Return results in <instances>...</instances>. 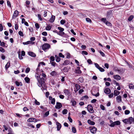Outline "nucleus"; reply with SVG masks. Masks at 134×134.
I'll return each mask as SVG.
<instances>
[{"label":"nucleus","instance_id":"obj_15","mask_svg":"<svg viewBox=\"0 0 134 134\" xmlns=\"http://www.w3.org/2000/svg\"><path fill=\"white\" fill-rule=\"evenodd\" d=\"M49 98L50 100H51V103L54 105L55 104V98H53L51 96L49 97Z\"/></svg>","mask_w":134,"mask_h":134},{"label":"nucleus","instance_id":"obj_14","mask_svg":"<svg viewBox=\"0 0 134 134\" xmlns=\"http://www.w3.org/2000/svg\"><path fill=\"white\" fill-rule=\"evenodd\" d=\"M112 11H110L107 12V19H109V18L111 17V16L112 14Z\"/></svg>","mask_w":134,"mask_h":134},{"label":"nucleus","instance_id":"obj_20","mask_svg":"<svg viewBox=\"0 0 134 134\" xmlns=\"http://www.w3.org/2000/svg\"><path fill=\"white\" fill-rule=\"evenodd\" d=\"M55 16H54L52 15L49 20V21L51 23H53L55 19Z\"/></svg>","mask_w":134,"mask_h":134},{"label":"nucleus","instance_id":"obj_35","mask_svg":"<svg viewBox=\"0 0 134 134\" xmlns=\"http://www.w3.org/2000/svg\"><path fill=\"white\" fill-rule=\"evenodd\" d=\"M129 87L131 89H134V86L132 84H130L129 85Z\"/></svg>","mask_w":134,"mask_h":134},{"label":"nucleus","instance_id":"obj_3","mask_svg":"<svg viewBox=\"0 0 134 134\" xmlns=\"http://www.w3.org/2000/svg\"><path fill=\"white\" fill-rule=\"evenodd\" d=\"M131 118H129V119H126L123 120L122 121L125 124H131L132 122V120Z\"/></svg>","mask_w":134,"mask_h":134},{"label":"nucleus","instance_id":"obj_28","mask_svg":"<svg viewBox=\"0 0 134 134\" xmlns=\"http://www.w3.org/2000/svg\"><path fill=\"white\" fill-rule=\"evenodd\" d=\"M56 61L58 62H59L60 60V58L57 55H55Z\"/></svg>","mask_w":134,"mask_h":134},{"label":"nucleus","instance_id":"obj_63","mask_svg":"<svg viewBox=\"0 0 134 134\" xmlns=\"http://www.w3.org/2000/svg\"><path fill=\"white\" fill-rule=\"evenodd\" d=\"M100 108L102 110H105V107L103 105H101V104L100 105Z\"/></svg>","mask_w":134,"mask_h":134},{"label":"nucleus","instance_id":"obj_60","mask_svg":"<svg viewBox=\"0 0 134 134\" xmlns=\"http://www.w3.org/2000/svg\"><path fill=\"white\" fill-rule=\"evenodd\" d=\"M94 65L95 67L98 69V68L100 67L99 65L97 63H94Z\"/></svg>","mask_w":134,"mask_h":134},{"label":"nucleus","instance_id":"obj_4","mask_svg":"<svg viewBox=\"0 0 134 134\" xmlns=\"http://www.w3.org/2000/svg\"><path fill=\"white\" fill-rule=\"evenodd\" d=\"M50 47V45L49 44L47 43L43 44L42 46L43 50L45 51L47 49H49Z\"/></svg>","mask_w":134,"mask_h":134},{"label":"nucleus","instance_id":"obj_22","mask_svg":"<svg viewBox=\"0 0 134 134\" xmlns=\"http://www.w3.org/2000/svg\"><path fill=\"white\" fill-rule=\"evenodd\" d=\"M10 66V62H8L6 65H5V68L6 70H7L8 68Z\"/></svg>","mask_w":134,"mask_h":134},{"label":"nucleus","instance_id":"obj_23","mask_svg":"<svg viewBox=\"0 0 134 134\" xmlns=\"http://www.w3.org/2000/svg\"><path fill=\"white\" fill-rule=\"evenodd\" d=\"M15 84L17 86H22L23 85V84L21 82H19L17 81L15 82Z\"/></svg>","mask_w":134,"mask_h":134},{"label":"nucleus","instance_id":"obj_1","mask_svg":"<svg viewBox=\"0 0 134 134\" xmlns=\"http://www.w3.org/2000/svg\"><path fill=\"white\" fill-rule=\"evenodd\" d=\"M101 20L102 21L105 23V24L108 26H112L111 24L107 20L106 18H101Z\"/></svg>","mask_w":134,"mask_h":134},{"label":"nucleus","instance_id":"obj_62","mask_svg":"<svg viewBox=\"0 0 134 134\" xmlns=\"http://www.w3.org/2000/svg\"><path fill=\"white\" fill-rule=\"evenodd\" d=\"M42 35L45 36H46L47 35V32H46L45 31L43 32L42 33Z\"/></svg>","mask_w":134,"mask_h":134},{"label":"nucleus","instance_id":"obj_55","mask_svg":"<svg viewBox=\"0 0 134 134\" xmlns=\"http://www.w3.org/2000/svg\"><path fill=\"white\" fill-rule=\"evenodd\" d=\"M60 24L62 25H63L65 23V21L64 20L62 19L60 21Z\"/></svg>","mask_w":134,"mask_h":134},{"label":"nucleus","instance_id":"obj_12","mask_svg":"<svg viewBox=\"0 0 134 134\" xmlns=\"http://www.w3.org/2000/svg\"><path fill=\"white\" fill-rule=\"evenodd\" d=\"M62 107L61 103H60L57 102L56 105L55 106V108L56 109H60Z\"/></svg>","mask_w":134,"mask_h":134},{"label":"nucleus","instance_id":"obj_10","mask_svg":"<svg viewBox=\"0 0 134 134\" xmlns=\"http://www.w3.org/2000/svg\"><path fill=\"white\" fill-rule=\"evenodd\" d=\"M38 121H39V120H38L36 119H35L34 118H29L27 120V122H36Z\"/></svg>","mask_w":134,"mask_h":134},{"label":"nucleus","instance_id":"obj_57","mask_svg":"<svg viewBox=\"0 0 134 134\" xmlns=\"http://www.w3.org/2000/svg\"><path fill=\"white\" fill-rule=\"evenodd\" d=\"M5 51L4 49L2 47H0V52L2 53H4L5 52Z\"/></svg>","mask_w":134,"mask_h":134},{"label":"nucleus","instance_id":"obj_31","mask_svg":"<svg viewBox=\"0 0 134 134\" xmlns=\"http://www.w3.org/2000/svg\"><path fill=\"white\" fill-rule=\"evenodd\" d=\"M134 16L133 15H130L128 18V20L129 21H131L132 20Z\"/></svg>","mask_w":134,"mask_h":134},{"label":"nucleus","instance_id":"obj_7","mask_svg":"<svg viewBox=\"0 0 134 134\" xmlns=\"http://www.w3.org/2000/svg\"><path fill=\"white\" fill-rule=\"evenodd\" d=\"M121 122L119 120H118L113 122L112 124L109 125L110 127H114L116 125H119L120 124Z\"/></svg>","mask_w":134,"mask_h":134},{"label":"nucleus","instance_id":"obj_46","mask_svg":"<svg viewBox=\"0 0 134 134\" xmlns=\"http://www.w3.org/2000/svg\"><path fill=\"white\" fill-rule=\"evenodd\" d=\"M86 21L88 22H89L90 23H91L92 22V21H91V20L89 18H86Z\"/></svg>","mask_w":134,"mask_h":134},{"label":"nucleus","instance_id":"obj_51","mask_svg":"<svg viewBox=\"0 0 134 134\" xmlns=\"http://www.w3.org/2000/svg\"><path fill=\"white\" fill-rule=\"evenodd\" d=\"M30 41H28L26 42H23V43L24 45H27L29 44H30Z\"/></svg>","mask_w":134,"mask_h":134},{"label":"nucleus","instance_id":"obj_2","mask_svg":"<svg viewBox=\"0 0 134 134\" xmlns=\"http://www.w3.org/2000/svg\"><path fill=\"white\" fill-rule=\"evenodd\" d=\"M45 79L43 78H41L40 81V83L39 85H38L39 87L42 86V88L44 89H45L44 87H45V83L44 82Z\"/></svg>","mask_w":134,"mask_h":134},{"label":"nucleus","instance_id":"obj_56","mask_svg":"<svg viewBox=\"0 0 134 134\" xmlns=\"http://www.w3.org/2000/svg\"><path fill=\"white\" fill-rule=\"evenodd\" d=\"M30 70V69L29 68H27L25 70V72L26 73H28Z\"/></svg>","mask_w":134,"mask_h":134},{"label":"nucleus","instance_id":"obj_19","mask_svg":"<svg viewBox=\"0 0 134 134\" xmlns=\"http://www.w3.org/2000/svg\"><path fill=\"white\" fill-rule=\"evenodd\" d=\"M28 54L30 56L32 57H35L36 56V54L32 52H28Z\"/></svg>","mask_w":134,"mask_h":134},{"label":"nucleus","instance_id":"obj_6","mask_svg":"<svg viewBox=\"0 0 134 134\" xmlns=\"http://www.w3.org/2000/svg\"><path fill=\"white\" fill-rule=\"evenodd\" d=\"M87 109L88 112L90 113H92L94 112L93 107L91 104H89L87 106Z\"/></svg>","mask_w":134,"mask_h":134},{"label":"nucleus","instance_id":"obj_25","mask_svg":"<svg viewBox=\"0 0 134 134\" xmlns=\"http://www.w3.org/2000/svg\"><path fill=\"white\" fill-rule=\"evenodd\" d=\"M120 93V92L116 90H114V95L115 96H117Z\"/></svg>","mask_w":134,"mask_h":134},{"label":"nucleus","instance_id":"obj_53","mask_svg":"<svg viewBox=\"0 0 134 134\" xmlns=\"http://www.w3.org/2000/svg\"><path fill=\"white\" fill-rule=\"evenodd\" d=\"M7 4L9 7L11 8V5L10 3V1H8V0H7Z\"/></svg>","mask_w":134,"mask_h":134},{"label":"nucleus","instance_id":"obj_13","mask_svg":"<svg viewBox=\"0 0 134 134\" xmlns=\"http://www.w3.org/2000/svg\"><path fill=\"white\" fill-rule=\"evenodd\" d=\"M56 124L57 125V130L59 131L62 127L61 124L57 121L56 122Z\"/></svg>","mask_w":134,"mask_h":134},{"label":"nucleus","instance_id":"obj_30","mask_svg":"<svg viewBox=\"0 0 134 134\" xmlns=\"http://www.w3.org/2000/svg\"><path fill=\"white\" fill-rule=\"evenodd\" d=\"M35 77L36 78L37 81H38L39 83H40V81L41 79L40 76H36L35 75Z\"/></svg>","mask_w":134,"mask_h":134},{"label":"nucleus","instance_id":"obj_21","mask_svg":"<svg viewBox=\"0 0 134 134\" xmlns=\"http://www.w3.org/2000/svg\"><path fill=\"white\" fill-rule=\"evenodd\" d=\"M77 69H76L75 70V72L76 73L80 74L81 73V70H80V67H77Z\"/></svg>","mask_w":134,"mask_h":134},{"label":"nucleus","instance_id":"obj_47","mask_svg":"<svg viewBox=\"0 0 134 134\" xmlns=\"http://www.w3.org/2000/svg\"><path fill=\"white\" fill-rule=\"evenodd\" d=\"M46 29L47 30H50L51 29V27L49 25H47L46 28Z\"/></svg>","mask_w":134,"mask_h":134},{"label":"nucleus","instance_id":"obj_48","mask_svg":"<svg viewBox=\"0 0 134 134\" xmlns=\"http://www.w3.org/2000/svg\"><path fill=\"white\" fill-rule=\"evenodd\" d=\"M98 52L100 53V54L103 57H104L105 56V54L104 53L102 52L101 51H98Z\"/></svg>","mask_w":134,"mask_h":134},{"label":"nucleus","instance_id":"obj_43","mask_svg":"<svg viewBox=\"0 0 134 134\" xmlns=\"http://www.w3.org/2000/svg\"><path fill=\"white\" fill-rule=\"evenodd\" d=\"M68 112V110L67 109H64L62 111V113L63 114H67Z\"/></svg>","mask_w":134,"mask_h":134},{"label":"nucleus","instance_id":"obj_5","mask_svg":"<svg viewBox=\"0 0 134 134\" xmlns=\"http://www.w3.org/2000/svg\"><path fill=\"white\" fill-rule=\"evenodd\" d=\"M3 126L5 130H8L9 133H13V131L12 129L8 125H3Z\"/></svg>","mask_w":134,"mask_h":134},{"label":"nucleus","instance_id":"obj_16","mask_svg":"<svg viewBox=\"0 0 134 134\" xmlns=\"http://www.w3.org/2000/svg\"><path fill=\"white\" fill-rule=\"evenodd\" d=\"M104 92L105 93L107 94H108L110 93L111 90L109 88H106Z\"/></svg>","mask_w":134,"mask_h":134},{"label":"nucleus","instance_id":"obj_8","mask_svg":"<svg viewBox=\"0 0 134 134\" xmlns=\"http://www.w3.org/2000/svg\"><path fill=\"white\" fill-rule=\"evenodd\" d=\"M89 129L90 130L91 132L93 134L95 133L97 130V128L94 126L89 127Z\"/></svg>","mask_w":134,"mask_h":134},{"label":"nucleus","instance_id":"obj_49","mask_svg":"<svg viewBox=\"0 0 134 134\" xmlns=\"http://www.w3.org/2000/svg\"><path fill=\"white\" fill-rule=\"evenodd\" d=\"M98 69L101 72H103L105 71V70L104 69L100 67L98 68Z\"/></svg>","mask_w":134,"mask_h":134},{"label":"nucleus","instance_id":"obj_58","mask_svg":"<svg viewBox=\"0 0 134 134\" xmlns=\"http://www.w3.org/2000/svg\"><path fill=\"white\" fill-rule=\"evenodd\" d=\"M19 35L21 36H24L23 34V32L21 31H19L18 32Z\"/></svg>","mask_w":134,"mask_h":134},{"label":"nucleus","instance_id":"obj_36","mask_svg":"<svg viewBox=\"0 0 134 134\" xmlns=\"http://www.w3.org/2000/svg\"><path fill=\"white\" fill-rule=\"evenodd\" d=\"M50 61L51 62H53L55 60V58L54 57L52 56L50 57Z\"/></svg>","mask_w":134,"mask_h":134},{"label":"nucleus","instance_id":"obj_18","mask_svg":"<svg viewBox=\"0 0 134 134\" xmlns=\"http://www.w3.org/2000/svg\"><path fill=\"white\" fill-rule=\"evenodd\" d=\"M113 78L117 80H120L121 79L120 76L118 75H114L113 76Z\"/></svg>","mask_w":134,"mask_h":134},{"label":"nucleus","instance_id":"obj_29","mask_svg":"<svg viewBox=\"0 0 134 134\" xmlns=\"http://www.w3.org/2000/svg\"><path fill=\"white\" fill-rule=\"evenodd\" d=\"M50 63L51 65L53 66L54 67H55V66H58L57 64L55 62H51Z\"/></svg>","mask_w":134,"mask_h":134},{"label":"nucleus","instance_id":"obj_45","mask_svg":"<svg viewBox=\"0 0 134 134\" xmlns=\"http://www.w3.org/2000/svg\"><path fill=\"white\" fill-rule=\"evenodd\" d=\"M35 26L37 29H38L40 27L38 23H36L35 24Z\"/></svg>","mask_w":134,"mask_h":134},{"label":"nucleus","instance_id":"obj_32","mask_svg":"<svg viewBox=\"0 0 134 134\" xmlns=\"http://www.w3.org/2000/svg\"><path fill=\"white\" fill-rule=\"evenodd\" d=\"M70 63V62L68 60H66L64 62V63L63 64V65H67L69 64Z\"/></svg>","mask_w":134,"mask_h":134},{"label":"nucleus","instance_id":"obj_24","mask_svg":"<svg viewBox=\"0 0 134 134\" xmlns=\"http://www.w3.org/2000/svg\"><path fill=\"white\" fill-rule=\"evenodd\" d=\"M68 70L69 69L67 68V67H65L62 70V72H68Z\"/></svg>","mask_w":134,"mask_h":134},{"label":"nucleus","instance_id":"obj_38","mask_svg":"<svg viewBox=\"0 0 134 134\" xmlns=\"http://www.w3.org/2000/svg\"><path fill=\"white\" fill-rule=\"evenodd\" d=\"M71 102L73 106H74L76 104V102L74 100H71Z\"/></svg>","mask_w":134,"mask_h":134},{"label":"nucleus","instance_id":"obj_61","mask_svg":"<svg viewBox=\"0 0 134 134\" xmlns=\"http://www.w3.org/2000/svg\"><path fill=\"white\" fill-rule=\"evenodd\" d=\"M37 15H38V19H40V20L42 21V19L41 18V15L40 14H38Z\"/></svg>","mask_w":134,"mask_h":134},{"label":"nucleus","instance_id":"obj_37","mask_svg":"<svg viewBox=\"0 0 134 134\" xmlns=\"http://www.w3.org/2000/svg\"><path fill=\"white\" fill-rule=\"evenodd\" d=\"M27 126L29 127H30V128H35V126L33 125H32L30 123H28L27 124Z\"/></svg>","mask_w":134,"mask_h":134},{"label":"nucleus","instance_id":"obj_44","mask_svg":"<svg viewBox=\"0 0 134 134\" xmlns=\"http://www.w3.org/2000/svg\"><path fill=\"white\" fill-rule=\"evenodd\" d=\"M20 52L18 53L19 58L20 59H22L23 58L22 56H23L22 55H21L20 54Z\"/></svg>","mask_w":134,"mask_h":134},{"label":"nucleus","instance_id":"obj_17","mask_svg":"<svg viewBox=\"0 0 134 134\" xmlns=\"http://www.w3.org/2000/svg\"><path fill=\"white\" fill-rule=\"evenodd\" d=\"M116 100L118 103L121 102L122 101L121 96L120 95L117 96L116 97Z\"/></svg>","mask_w":134,"mask_h":134},{"label":"nucleus","instance_id":"obj_54","mask_svg":"<svg viewBox=\"0 0 134 134\" xmlns=\"http://www.w3.org/2000/svg\"><path fill=\"white\" fill-rule=\"evenodd\" d=\"M35 104L37 105H40V103L37 101V100L35 99Z\"/></svg>","mask_w":134,"mask_h":134},{"label":"nucleus","instance_id":"obj_42","mask_svg":"<svg viewBox=\"0 0 134 134\" xmlns=\"http://www.w3.org/2000/svg\"><path fill=\"white\" fill-rule=\"evenodd\" d=\"M58 29L59 30H60V32H63L64 30V28H62L60 27H58Z\"/></svg>","mask_w":134,"mask_h":134},{"label":"nucleus","instance_id":"obj_9","mask_svg":"<svg viewBox=\"0 0 134 134\" xmlns=\"http://www.w3.org/2000/svg\"><path fill=\"white\" fill-rule=\"evenodd\" d=\"M64 92L66 96H69L71 95V93L69 90L68 89H65L64 90Z\"/></svg>","mask_w":134,"mask_h":134},{"label":"nucleus","instance_id":"obj_34","mask_svg":"<svg viewBox=\"0 0 134 134\" xmlns=\"http://www.w3.org/2000/svg\"><path fill=\"white\" fill-rule=\"evenodd\" d=\"M79 81L81 83H83L84 81V79L82 77H80L78 79Z\"/></svg>","mask_w":134,"mask_h":134},{"label":"nucleus","instance_id":"obj_11","mask_svg":"<svg viewBox=\"0 0 134 134\" xmlns=\"http://www.w3.org/2000/svg\"><path fill=\"white\" fill-rule=\"evenodd\" d=\"M19 12L17 10H15L14 11L13 16H12V19H15L16 18L18 15Z\"/></svg>","mask_w":134,"mask_h":134},{"label":"nucleus","instance_id":"obj_33","mask_svg":"<svg viewBox=\"0 0 134 134\" xmlns=\"http://www.w3.org/2000/svg\"><path fill=\"white\" fill-rule=\"evenodd\" d=\"M75 87L76 89V91H77L80 88V86L78 84H76L75 85Z\"/></svg>","mask_w":134,"mask_h":134},{"label":"nucleus","instance_id":"obj_64","mask_svg":"<svg viewBox=\"0 0 134 134\" xmlns=\"http://www.w3.org/2000/svg\"><path fill=\"white\" fill-rule=\"evenodd\" d=\"M59 56L60 57H62L63 58L64 57V56L63 55L62 53H59Z\"/></svg>","mask_w":134,"mask_h":134},{"label":"nucleus","instance_id":"obj_26","mask_svg":"<svg viewBox=\"0 0 134 134\" xmlns=\"http://www.w3.org/2000/svg\"><path fill=\"white\" fill-rule=\"evenodd\" d=\"M24 80L27 83H30V79L29 77H26L25 78Z\"/></svg>","mask_w":134,"mask_h":134},{"label":"nucleus","instance_id":"obj_39","mask_svg":"<svg viewBox=\"0 0 134 134\" xmlns=\"http://www.w3.org/2000/svg\"><path fill=\"white\" fill-rule=\"evenodd\" d=\"M72 132L74 133H76V128L74 127H72Z\"/></svg>","mask_w":134,"mask_h":134},{"label":"nucleus","instance_id":"obj_41","mask_svg":"<svg viewBox=\"0 0 134 134\" xmlns=\"http://www.w3.org/2000/svg\"><path fill=\"white\" fill-rule=\"evenodd\" d=\"M81 53L83 55H87L88 54L87 52L85 51H82L81 52Z\"/></svg>","mask_w":134,"mask_h":134},{"label":"nucleus","instance_id":"obj_59","mask_svg":"<svg viewBox=\"0 0 134 134\" xmlns=\"http://www.w3.org/2000/svg\"><path fill=\"white\" fill-rule=\"evenodd\" d=\"M130 113V111L128 110H126L125 111V113L126 115L129 114Z\"/></svg>","mask_w":134,"mask_h":134},{"label":"nucleus","instance_id":"obj_27","mask_svg":"<svg viewBox=\"0 0 134 134\" xmlns=\"http://www.w3.org/2000/svg\"><path fill=\"white\" fill-rule=\"evenodd\" d=\"M88 122L89 124L92 125H94L95 124V123L94 122L91 121L90 120H88Z\"/></svg>","mask_w":134,"mask_h":134},{"label":"nucleus","instance_id":"obj_52","mask_svg":"<svg viewBox=\"0 0 134 134\" xmlns=\"http://www.w3.org/2000/svg\"><path fill=\"white\" fill-rule=\"evenodd\" d=\"M87 62L89 64H92V62L90 59L87 60Z\"/></svg>","mask_w":134,"mask_h":134},{"label":"nucleus","instance_id":"obj_40","mask_svg":"<svg viewBox=\"0 0 134 134\" xmlns=\"http://www.w3.org/2000/svg\"><path fill=\"white\" fill-rule=\"evenodd\" d=\"M50 74L52 76H54L57 74V73L55 71H53Z\"/></svg>","mask_w":134,"mask_h":134},{"label":"nucleus","instance_id":"obj_50","mask_svg":"<svg viewBox=\"0 0 134 134\" xmlns=\"http://www.w3.org/2000/svg\"><path fill=\"white\" fill-rule=\"evenodd\" d=\"M0 45L3 47H5V43L4 42H1L0 44Z\"/></svg>","mask_w":134,"mask_h":134}]
</instances>
